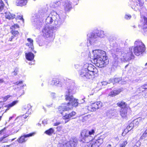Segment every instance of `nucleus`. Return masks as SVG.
Wrapping results in <instances>:
<instances>
[{
    "mask_svg": "<svg viewBox=\"0 0 147 147\" xmlns=\"http://www.w3.org/2000/svg\"><path fill=\"white\" fill-rule=\"evenodd\" d=\"M75 84L72 83L71 85L68 86V91L66 92L65 95V99L66 101H69L66 105L65 103L64 105H61L59 107V110L60 113L62 114L63 112L61 111H68L72 106L76 107L78 105V103L77 101L78 100L75 99L71 94H74L75 92L74 91ZM63 105H64L63 104Z\"/></svg>",
    "mask_w": 147,
    "mask_h": 147,
    "instance_id": "nucleus-1",
    "label": "nucleus"
},
{
    "mask_svg": "<svg viewBox=\"0 0 147 147\" xmlns=\"http://www.w3.org/2000/svg\"><path fill=\"white\" fill-rule=\"evenodd\" d=\"M98 72L97 69L93 65L86 63L84 65L79 73L80 77L83 79L92 80Z\"/></svg>",
    "mask_w": 147,
    "mask_h": 147,
    "instance_id": "nucleus-2",
    "label": "nucleus"
},
{
    "mask_svg": "<svg viewBox=\"0 0 147 147\" xmlns=\"http://www.w3.org/2000/svg\"><path fill=\"white\" fill-rule=\"evenodd\" d=\"M93 54L92 58L93 59L96 66L99 67H103L108 64L109 60L105 51L96 49L93 51Z\"/></svg>",
    "mask_w": 147,
    "mask_h": 147,
    "instance_id": "nucleus-3",
    "label": "nucleus"
},
{
    "mask_svg": "<svg viewBox=\"0 0 147 147\" xmlns=\"http://www.w3.org/2000/svg\"><path fill=\"white\" fill-rule=\"evenodd\" d=\"M47 11L45 12L43 10H40L32 17V20L34 26L37 29L40 28L42 26V20L40 19L45 16H47Z\"/></svg>",
    "mask_w": 147,
    "mask_h": 147,
    "instance_id": "nucleus-4",
    "label": "nucleus"
},
{
    "mask_svg": "<svg viewBox=\"0 0 147 147\" xmlns=\"http://www.w3.org/2000/svg\"><path fill=\"white\" fill-rule=\"evenodd\" d=\"M95 133V130L92 129L90 131L84 129L81 131L80 141L83 142L88 143L92 140Z\"/></svg>",
    "mask_w": 147,
    "mask_h": 147,
    "instance_id": "nucleus-5",
    "label": "nucleus"
},
{
    "mask_svg": "<svg viewBox=\"0 0 147 147\" xmlns=\"http://www.w3.org/2000/svg\"><path fill=\"white\" fill-rule=\"evenodd\" d=\"M135 47L132 49L134 50V53L135 55L139 56L143 53L145 50L144 45L140 40H138L135 42Z\"/></svg>",
    "mask_w": 147,
    "mask_h": 147,
    "instance_id": "nucleus-6",
    "label": "nucleus"
},
{
    "mask_svg": "<svg viewBox=\"0 0 147 147\" xmlns=\"http://www.w3.org/2000/svg\"><path fill=\"white\" fill-rule=\"evenodd\" d=\"M133 47L129 48L127 51H125L122 54V57L121 58L123 61H129L133 58L134 55L132 52Z\"/></svg>",
    "mask_w": 147,
    "mask_h": 147,
    "instance_id": "nucleus-7",
    "label": "nucleus"
},
{
    "mask_svg": "<svg viewBox=\"0 0 147 147\" xmlns=\"http://www.w3.org/2000/svg\"><path fill=\"white\" fill-rule=\"evenodd\" d=\"M117 106L121 108L120 114L122 117H126L128 108L127 107V104L123 101L119 102L117 104Z\"/></svg>",
    "mask_w": 147,
    "mask_h": 147,
    "instance_id": "nucleus-8",
    "label": "nucleus"
},
{
    "mask_svg": "<svg viewBox=\"0 0 147 147\" xmlns=\"http://www.w3.org/2000/svg\"><path fill=\"white\" fill-rule=\"evenodd\" d=\"M54 19L53 24V27L57 28H59L63 23L64 19L61 18L57 13Z\"/></svg>",
    "mask_w": 147,
    "mask_h": 147,
    "instance_id": "nucleus-9",
    "label": "nucleus"
},
{
    "mask_svg": "<svg viewBox=\"0 0 147 147\" xmlns=\"http://www.w3.org/2000/svg\"><path fill=\"white\" fill-rule=\"evenodd\" d=\"M102 106V104L101 102H96L92 103L90 105L88 106V109L91 111H94L96 110L101 108Z\"/></svg>",
    "mask_w": 147,
    "mask_h": 147,
    "instance_id": "nucleus-10",
    "label": "nucleus"
},
{
    "mask_svg": "<svg viewBox=\"0 0 147 147\" xmlns=\"http://www.w3.org/2000/svg\"><path fill=\"white\" fill-rule=\"evenodd\" d=\"M56 15H57V13L55 12H51L46 19V23L48 24H52L53 25Z\"/></svg>",
    "mask_w": 147,
    "mask_h": 147,
    "instance_id": "nucleus-11",
    "label": "nucleus"
},
{
    "mask_svg": "<svg viewBox=\"0 0 147 147\" xmlns=\"http://www.w3.org/2000/svg\"><path fill=\"white\" fill-rule=\"evenodd\" d=\"M35 134L34 132L28 134H24L17 140V141L20 143H23L25 142L27 140V138L32 136Z\"/></svg>",
    "mask_w": 147,
    "mask_h": 147,
    "instance_id": "nucleus-12",
    "label": "nucleus"
},
{
    "mask_svg": "<svg viewBox=\"0 0 147 147\" xmlns=\"http://www.w3.org/2000/svg\"><path fill=\"white\" fill-rule=\"evenodd\" d=\"M62 5L65 11H69L72 8L71 3L69 1L67 0H63L62 2Z\"/></svg>",
    "mask_w": 147,
    "mask_h": 147,
    "instance_id": "nucleus-13",
    "label": "nucleus"
},
{
    "mask_svg": "<svg viewBox=\"0 0 147 147\" xmlns=\"http://www.w3.org/2000/svg\"><path fill=\"white\" fill-rule=\"evenodd\" d=\"M141 20L140 23L143 27V29L144 32H147V18L141 16Z\"/></svg>",
    "mask_w": 147,
    "mask_h": 147,
    "instance_id": "nucleus-14",
    "label": "nucleus"
},
{
    "mask_svg": "<svg viewBox=\"0 0 147 147\" xmlns=\"http://www.w3.org/2000/svg\"><path fill=\"white\" fill-rule=\"evenodd\" d=\"M87 36L89 37V40L90 44L95 42L97 40L98 37L96 33L92 32Z\"/></svg>",
    "mask_w": 147,
    "mask_h": 147,
    "instance_id": "nucleus-15",
    "label": "nucleus"
},
{
    "mask_svg": "<svg viewBox=\"0 0 147 147\" xmlns=\"http://www.w3.org/2000/svg\"><path fill=\"white\" fill-rule=\"evenodd\" d=\"M51 31V28L47 25H46L42 30L44 36L47 38L49 37L50 36V34Z\"/></svg>",
    "mask_w": 147,
    "mask_h": 147,
    "instance_id": "nucleus-16",
    "label": "nucleus"
},
{
    "mask_svg": "<svg viewBox=\"0 0 147 147\" xmlns=\"http://www.w3.org/2000/svg\"><path fill=\"white\" fill-rule=\"evenodd\" d=\"M28 115H23L18 116L16 119V121L17 122V124H18L20 127L22 126L24 122V120L26 119Z\"/></svg>",
    "mask_w": 147,
    "mask_h": 147,
    "instance_id": "nucleus-17",
    "label": "nucleus"
},
{
    "mask_svg": "<svg viewBox=\"0 0 147 147\" xmlns=\"http://www.w3.org/2000/svg\"><path fill=\"white\" fill-rule=\"evenodd\" d=\"M134 3H132L131 7L132 9H135V7L138 8L139 6L142 7L143 6L144 2L142 0H133Z\"/></svg>",
    "mask_w": 147,
    "mask_h": 147,
    "instance_id": "nucleus-18",
    "label": "nucleus"
},
{
    "mask_svg": "<svg viewBox=\"0 0 147 147\" xmlns=\"http://www.w3.org/2000/svg\"><path fill=\"white\" fill-rule=\"evenodd\" d=\"M77 144V141L75 140L73 141H70L63 145V147H74Z\"/></svg>",
    "mask_w": 147,
    "mask_h": 147,
    "instance_id": "nucleus-19",
    "label": "nucleus"
},
{
    "mask_svg": "<svg viewBox=\"0 0 147 147\" xmlns=\"http://www.w3.org/2000/svg\"><path fill=\"white\" fill-rule=\"evenodd\" d=\"M138 119L134 120L132 123H131L128 126H127L126 130L127 129L128 131H130L135 126L134 125V123H135L136 122V125L138 124L139 122H138Z\"/></svg>",
    "mask_w": 147,
    "mask_h": 147,
    "instance_id": "nucleus-20",
    "label": "nucleus"
},
{
    "mask_svg": "<svg viewBox=\"0 0 147 147\" xmlns=\"http://www.w3.org/2000/svg\"><path fill=\"white\" fill-rule=\"evenodd\" d=\"M50 84L52 86L55 85L59 86H61V85L60 83L59 80L56 78L53 79L50 82Z\"/></svg>",
    "mask_w": 147,
    "mask_h": 147,
    "instance_id": "nucleus-21",
    "label": "nucleus"
},
{
    "mask_svg": "<svg viewBox=\"0 0 147 147\" xmlns=\"http://www.w3.org/2000/svg\"><path fill=\"white\" fill-rule=\"evenodd\" d=\"M28 0H16V5L18 6H22L26 5Z\"/></svg>",
    "mask_w": 147,
    "mask_h": 147,
    "instance_id": "nucleus-22",
    "label": "nucleus"
},
{
    "mask_svg": "<svg viewBox=\"0 0 147 147\" xmlns=\"http://www.w3.org/2000/svg\"><path fill=\"white\" fill-rule=\"evenodd\" d=\"M5 18L9 20H11L15 18V15L9 12H6L5 13Z\"/></svg>",
    "mask_w": 147,
    "mask_h": 147,
    "instance_id": "nucleus-23",
    "label": "nucleus"
},
{
    "mask_svg": "<svg viewBox=\"0 0 147 147\" xmlns=\"http://www.w3.org/2000/svg\"><path fill=\"white\" fill-rule=\"evenodd\" d=\"M121 91V90L119 89L113 90L109 93V95L111 97L114 96L119 94Z\"/></svg>",
    "mask_w": 147,
    "mask_h": 147,
    "instance_id": "nucleus-24",
    "label": "nucleus"
},
{
    "mask_svg": "<svg viewBox=\"0 0 147 147\" xmlns=\"http://www.w3.org/2000/svg\"><path fill=\"white\" fill-rule=\"evenodd\" d=\"M76 113L74 111H72L69 114H66L63 117V119H69L73 116L75 115Z\"/></svg>",
    "mask_w": 147,
    "mask_h": 147,
    "instance_id": "nucleus-25",
    "label": "nucleus"
},
{
    "mask_svg": "<svg viewBox=\"0 0 147 147\" xmlns=\"http://www.w3.org/2000/svg\"><path fill=\"white\" fill-rule=\"evenodd\" d=\"M25 56L26 59L30 61L32 60L34 58V54L31 52L25 53Z\"/></svg>",
    "mask_w": 147,
    "mask_h": 147,
    "instance_id": "nucleus-26",
    "label": "nucleus"
},
{
    "mask_svg": "<svg viewBox=\"0 0 147 147\" xmlns=\"http://www.w3.org/2000/svg\"><path fill=\"white\" fill-rule=\"evenodd\" d=\"M31 107L30 105L28 104L24 106L23 109V111H25L26 115V114L30 113L31 112H29V111H31Z\"/></svg>",
    "mask_w": 147,
    "mask_h": 147,
    "instance_id": "nucleus-27",
    "label": "nucleus"
},
{
    "mask_svg": "<svg viewBox=\"0 0 147 147\" xmlns=\"http://www.w3.org/2000/svg\"><path fill=\"white\" fill-rule=\"evenodd\" d=\"M18 102V100L14 101L11 103L6 105L5 106V107H7V108L5 110V112H6L7 111L9 110L10 108L13 106Z\"/></svg>",
    "mask_w": 147,
    "mask_h": 147,
    "instance_id": "nucleus-28",
    "label": "nucleus"
},
{
    "mask_svg": "<svg viewBox=\"0 0 147 147\" xmlns=\"http://www.w3.org/2000/svg\"><path fill=\"white\" fill-rule=\"evenodd\" d=\"M143 88L144 87L142 86L138 88L136 92V94L140 96L145 90Z\"/></svg>",
    "mask_w": 147,
    "mask_h": 147,
    "instance_id": "nucleus-29",
    "label": "nucleus"
},
{
    "mask_svg": "<svg viewBox=\"0 0 147 147\" xmlns=\"http://www.w3.org/2000/svg\"><path fill=\"white\" fill-rule=\"evenodd\" d=\"M121 80V78H111L109 80V83H112L114 84L115 83H119L120 81Z\"/></svg>",
    "mask_w": 147,
    "mask_h": 147,
    "instance_id": "nucleus-30",
    "label": "nucleus"
},
{
    "mask_svg": "<svg viewBox=\"0 0 147 147\" xmlns=\"http://www.w3.org/2000/svg\"><path fill=\"white\" fill-rule=\"evenodd\" d=\"M120 49L117 48V49H114L112 51V52H113L114 55L116 56V58H118L119 55H120L121 54V53H120Z\"/></svg>",
    "mask_w": 147,
    "mask_h": 147,
    "instance_id": "nucleus-31",
    "label": "nucleus"
},
{
    "mask_svg": "<svg viewBox=\"0 0 147 147\" xmlns=\"http://www.w3.org/2000/svg\"><path fill=\"white\" fill-rule=\"evenodd\" d=\"M27 40L29 42L26 44V45L28 46L32 50L33 49V40L30 38H28L27 39Z\"/></svg>",
    "mask_w": 147,
    "mask_h": 147,
    "instance_id": "nucleus-32",
    "label": "nucleus"
},
{
    "mask_svg": "<svg viewBox=\"0 0 147 147\" xmlns=\"http://www.w3.org/2000/svg\"><path fill=\"white\" fill-rule=\"evenodd\" d=\"M104 138V136H101L98 138L97 140H96V142L99 146L103 143Z\"/></svg>",
    "mask_w": 147,
    "mask_h": 147,
    "instance_id": "nucleus-33",
    "label": "nucleus"
},
{
    "mask_svg": "<svg viewBox=\"0 0 147 147\" xmlns=\"http://www.w3.org/2000/svg\"><path fill=\"white\" fill-rule=\"evenodd\" d=\"M63 0H60L54 2L53 3V5L52 7H56L59 6L61 4H62V2Z\"/></svg>",
    "mask_w": 147,
    "mask_h": 147,
    "instance_id": "nucleus-34",
    "label": "nucleus"
},
{
    "mask_svg": "<svg viewBox=\"0 0 147 147\" xmlns=\"http://www.w3.org/2000/svg\"><path fill=\"white\" fill-rule=\"evenodd\" d=\"M54 130L53 128H50L45 131V133L49 135H51L54 132Z\"/></svg>",
    "mask_w": 147,
    "mask_h": 147,
    "instance_id": "nucleus-35",
    "label": "nucleus"
},
{
    "mask_svg": "<svg viewBox=\"0 0 147 147\" xmlns=\"http://www.w3.org/2000/svg\"><path fill=\"white\" fill-rule=\"evenodd\" d=\"M96 33L97 34L98 38L100 37L101 38H102L105 36L104 32L102 30L98 31V32Z\"/></svg>",
    "mask_w": 147,
    "mask_h": 147,
    "instance_id": "nucleus-36",
    "label": "nucleus"
},
{
    "mask_svg": "<svg viewBox=\"0 0 147 147\" xmlns=\"http://www.w3.org/2000/svg\"><path fill=\"white\" fill-rule=\"evenodd\" d=\"M91 147H98L99 146L96 142V141H93L91 143Z\"/></svg>",
    "mask_w": 147,
    "mask_h": 147,
    "instance_id": "nucleus-37",
    "label": "nucleus"
},
{
    "mask_svg": "<svg viewBox=\"0 0 147 147\" xmlns=\"http://www.w3.org/2000/svg\"><path fill=\"white\" fill-rule=\"evenodd\" d=\"M7 136L3 137L0 138V142L4 143L7 142V140L6 139Z\"/></svg>",
    "mask_w": 147,
    "mask_h": 147,
    "instance_id": "nucleus-38",
    "label": "nucleus"
},
{
    "mask_svg": "<svg viewBox=\"0 0 147 147\" xmlns=\"http://www.w3.org/2000/svg\"><path fill=\"white\" fill-rule=\"evenodd\" d=\"M37 41L40 46H42L45 44L44 41L42 39L38 40Z\"/></svg>",
    "mask_w": 147,
    "mask_h": 147,
    "instance_id": "nucleus-39",
    "label": "nucleus"
},
{
    "mask_svg": "<svg viewBox=\"0 0 147 147\" xmlns=\"http://www.w3.org/2000/svg\"><path fill=\"white\" fill-rule=\"evenodd\" d=\"M11 33L12 35L14 36H16L18 35L19 32L18 31H16L15 30H12Z\"/></svg>",
    "mask_w": 147,
    "mask_h": 147,
    "instance_id": "nucleus-40",
    "label": "nucleus"
},
{
    "mask_svg": "<svg viewBox=\"0 0 147 147\" xmlns=\"http://www.w3.org/2000/svg\"><path fill=\"white\" fill-rule=\"evenodd\" d=\"M141 97H144V98H147V91L146 90H144V92L142 94V95L140 96Z\"/></svg>",
    "mask_w": 147,
    "mask_h": 147,
    "instance_id": "nucleus-41",
    "label": "nucleus"
},
{
    "mask_svg": "<svg viewBox=\"0 0 147 147\" xmlns=\"http://www.w3.org/2000/svg\"><path fill=\"white\" fill-rule=\"evenodd\" d=\"M0 12H1L4 8V4L3 2L1 0L0 1Z\"/></svg>",
    "mask_w": 147,
    "mask_h": 147,
    "instance_id": "nucleus-42",
    "label": "nucleus"
},
{
    "mask_svg": "<svg viewBox=\"0 0 147 147\" xmlns=\"http://www.w3.org/2000/svg\"><path fill=\"white\" fill-rule=\"evenodd\" d=\"M19 27L18 25V24H14V25L12 26L11 27V28L12 30H15L16 29L19 28Z\"/></svg>",
    "mask_w": 147,
    "mask_h": 147,
    "instance_id": "nucleus-43",
    "label": "nucleus"
},
{
    "mask_svg": "<svg viewBox=\"0 0 147 147\" xmlns=\"http://www.w3.org/2000/svg\"><path fill=\"white\" fill-rule=\"evenodd\" d=\"M127 144V142L126 141H124L121 143L120 144V146L121 147H125Z\"/></svg>",
    "mask_w": 147,
    "mask_h": 147,
    "instance_id": "nucleus-44",
    "label": "nucleus"
},
{
    "mask_svg": "<svg viewBox=\"0 0 147 147\" xmlns=\"http://www.w3.org/2000/svg\"><path fill=\"white\" fill-rule=\"evenodd\" d=\"M131 17V16L129 14H126L124 16L126 20H129Z\"/></svg>",
    "mask_w": 147,
    "mask_h": 147,
    "instance_id": "nucleus-45",
    "label": "nucleus"
},
{
    "mask_svg": "<svg viewBox=\"0 0 147 147\" xmlns=\"http://www.w3.org/2000/svg\"><path fill=\"white\" fill-rule=\"evenodd\" d=\"M11 96H10V95H9L3 97V101H6Z\"/></svg>",
    "mask_w": 147,
    "mask_h": 147,
    "instance_id": "nucleus-46",
    "label": "nucleus"
},
{
    "mask_svg": "<svg viewBox=\"0 0 147 147\" xmlns=\"http://www.w3.org/2000/svg\"><path fill=\"white\" fill-rule=\"evenodd\" d=\"M147 136V129L145 131L144 133H143V135L141 136L142 138H144V137H145Z\"/></svg>",
    "mask_w": 147,
    "mask_h": 147,
    "instance_id": "nucleus-47",
    "label": "nucleus"
},
{
    "mask_svg": "<svg viewBox=\"0 0 147 147\" xmlns=\"http://www.w3.org/2000/svg\"><path fill=\"white\" fill-rule=\"evenodd\" d=\"M88 118V116H85L83 117H82V121L83 122H84Z\"/></svg>",
    "mask_w": 147,
    "mask_h": 147,
    "instance_id": "nucleus-48",
    "label": "nucleus"
},
{
    "mask_svg": "<svg viewBox=\"0 0 147 147\" xmlns=\"http://www.w3.org/2000/svg\"><path fill=\"white\" fill-rule=\"evenodd\" d=\"M18 70H17L15 69L14 71L12 72V75L13 76H15L18 73Z\"/></svg>",
    "mask_w": 147,
    "mask_h": 147,
    "instance_id": "nucleus-49",
    "label": "nucleus"
},
{
    "mask_svg": "<svg viewBox=\"0 0 147 147\" xmlns=\"http://www.w3.org/2000/svg\"><path fill=\"white\" fill-rule=\"evenodd\" d=\"M16 20L18 19H20V20H22L23 21H24V19L23 18L22 16H18L17 18H16Z\"/></svg>",
    "mask_w": 147,
    "mask_h": 147,
    "instance_id": "nucleus-50",
    "label": "nucleus"
},
{
    "mask_svg": "<svg viewBox=\"0 0 147 147\" xmlns=\"http://www.w3.org/2000/svg\"><path fill=\"white\" fill-rule=\"evenodd\" d=\"M61 123L60 122L57 121L53 124V125L54 126H56L60 124Z\"/></svg>",
    "mask_w": 147,
    "mask_h": 147,
    "instance_id": "nucleus-51",
    "label": "nucleus"
},
{
    "mask_svg": "<svg viewBox=\"0 0 147 147\" xmlns=\"http://www.w3.org/2000/svg\"><path fill=\"white\" fill-rule=\"evenodd\" d=\"M42 123L45 125L47 123V119H45L42 121Z\"/></svg>",
    "mask_w": 147,
    "mask_h": 147,
    "instance_id": "nucleus-52",
    "label": "nucleus"
},
{
    "mask_svg": "<svg viewBox=\"0 0 147 147\" xmlns=\"http://www.w3.org/2000/svg\"><path fill=\"white\" fill-rule=\"evenodd\" d=\"M62 127L61 126H59L57 127V130L59 131H60L62 129Z\"/></svg>",
    "mask_w": 147,
    "mask_h": 147,
    "instance_id": "nucleus-53",
    "label": "nucleus"
},
{
    "mask_svg": "<svg viewBox=\"0 0 147 147\" xmlns=\"http://www.w3.org/2000/svg\"><path fill=\"white\" fill-rule=\"evenodd\" d=\"M85 98L82 99V100H81L80 101V104H82L84 103L85 102V100L84 99Z\"/></svg>",
    "mask_w": 147,
    "mask_h": 147,
    "instance_id": "nucleus-54",
    "label": "nucleus"
},
{
    "mask_svg": "<svg viewBox=\"0 0 147 147\" xmlns=\"http://www.w3.org/2000/svg\"><path fill=\"white\" fill-rule=\"evenodd\" d=\"M143 87L144 89L145 90L146 89H147V84H145L144 85L142 86Z\"/></svg>",
    "mask_w": 147,
    "mask_h": 147,
    "instance_id": "nucleus-55",
    "label": "nucleus"
},
{
    "mask_svg": "<svg viewBox=\"0 0 147 147\" xmlns=\"http://www.w3.org/2000/svg\"><path fill=\"white\" fill-rule=\"evenodd\" d=\"M22 84V81H20V82H16V84H17V85H20Z\"/></svg>",
    "mask_w": 147,
    "mask_h": 147,
    "instance_id": "nucleus-56",
    "label": "nucleus"
},
{
    "mask_svg": "<svg viewBox=\"0 0 147 147\" xmlns=\"http://www.w3.org/2000/svg\"><path fill=\"white\" fill-rule=\"evenodd\" d=\"M109 82H108V83H107L106 82H102V85H106L107 83H109Z\"/></svg>",
    "mask_w": 147,
    "mask_h": 147,
    "instance_id": "nucleus-57",
    "label": "nucleus"
},
{
    "mask_svg": "<svg viewBox=\"0 0 147 147\" xmlns=\"http://www.w3.org/2000/svg\"><path fill=\"white\" fill-rule=\"evenodd\" d=\"M14 38V36H12L9 39V41H11L12 39H13Z\"/></svg>",
    "mask_w": 147,
    "mask_h": 147,
    "instance_id": "nucleus-58",
    "label": "nucleus"
},
{
    "mask_svg": "<svg viewBox=\"0 0 147 147\" xmlns=\"http://www.w3.org/2000/svg\"><path fill=\"white\" fill-rule=\"evenodd\" d=\"M4 82V81L3 79H0V84L3 83Z\"/></svg>",
    "mask_w": 147,
    "mask_h": 147,
    "instance_id": "nucleus-59",
    "label": "nucleus"
},
{
    "mask_svg": "<svg viewBox=\"0 0 147 147\" xmlns=\"http://www.w3.org/2000/svg\"><path fill=\"white\" fill-rule=\"evenodd\" d=\"M75 66L76 68V69L78 68V67H79V65H75Z\"/></svg>",
    "mask_w": 147,
    "mask_h": 147,
    "instance_id": "nucleus-60",
    "label": "nucleus"
},
{
    "mask_svg": "<svg viewBox=\"0 0 147 147\" xmlns=\"http://www.w3.org/2000/svg\"><path fill=\"white\" fill-rule=\"evenodd\" d=\"M11 145H7L6 146H4V147H11Z\"/></svg>",
    "mask_w": 147,
    "mask_h": 147,
    "instance_id": "nucleus-61",
    "label": "nucleus"
},
{
    "mask_svg": "<svg viewBox=\"0 0 147 147\" xmlns=\"http://www.w3.org/2000/svg\"><path fill=\"white\" fill-rule=\"evenodd\" d=\"M107 147H111V145L110 144H109L107 145Z\"/></svg>",
    "mask_w": 147,
    "mask_h": 147,
    "instance_id": "nucleus-62",
    "label": "nucleus"
},
{
    "mask_svg": "<svg viewBox=\"0 0 147 147\" xmlns=\"http://www.w3.org/2000/svg\"><path fill=\"white\" fill-rule=\"evenodd\" d=\"M133 147H139L137 145H135Z\"/></svg>",
    "mask_w": 147,
    "mask_h": 147,
    "instance_id": "nucleus-63",
    "label": "nucleus"
},
{
    "mask_svg": "<svg viewBox=\"0 0 147 147\" xmlns=\"http://www.w3.org/2000/svg\"><path fill=\"white\" fill-rule=\"evenodd\" d=\"M33 63H32V62H31V63H29V64L30 65H32V64H34V62H33Z\"/></svg>",
    "mask_w": 147,
    "mask_h": 147,
    "instance_id": "nucleus-64",
    "label": "nucleus"
}]
</instances>
